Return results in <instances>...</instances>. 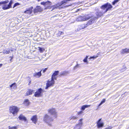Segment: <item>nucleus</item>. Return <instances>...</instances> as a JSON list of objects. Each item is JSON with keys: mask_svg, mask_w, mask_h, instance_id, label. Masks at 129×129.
I'll return each mask as SVG.
<instances>
[{"mask_svg": "<svg viewBox=\"0 0 129 129\" xmlns=\"http://www.w3.org/2000/svg\"><path fill=\"white\" fill-rule=\"evenodd\" d=\"M112 7V6L110 4L107 3L102 5L100 8L103 10L100 11L99 10L96 9L95 13V16H93V18L96 19L99 17L102 16L106 12Z\"/></svg>", "mask_w": 129, "mask_h": 129, "instance_id": "nucleus-1", "label": "nucleus"}, {"mask_svg": "<svg viewBox=\"0 0 129 129\" xmlns=\"http://www.w3.org/2000/svg\"><path fill=\"white\" fill-rule=\"evenodd\" d=\"M44 121L46 122L50 126H51V124L50 123L53 120L51 117L46 114L44 117Z\"/></svg>", "mask_w": 129, "mask_h": 129, "instance_id": "nucleus-2", "label": "nucleus"}, {"mask_svg": "<svg viewBox=\"0 0 129 129\" xmlns=\"http://www.w3.org/2000/svg\"><path fill=\"white\" fill-rule=\"evenodd\" d=\"M90 18L89 15H86L83 17L80 16L78 17L77 18L76 20L78 21H85L89 19Z\"/></svg>", "mask_w": 129, "mask_h": 129, "instance_id": "nucleus-3", "label": "nucleus"}, {"mask_svg": "<svg viewBox=\"0 0 129 129\" xmlns=\"http://www.w3.org/2000/svg\"><path fill=\"white\" fill-rule=\"evenodd\" d=\"M10 110V112L15 116L17 115L19 109L16 107L14 106L11 107Z\"/></svg>", "mask_w": 129, "mask_h": 129, "instance_id": "nucleus-4", "label": "nucleus"}, {"mask_svg": "<svg viewBox=\"0 0 129 129\" xmlns=\"http://www.w3.org/2000/svg\"><path fill=\"white\" fill-rule=\"evenodd\" d=\"M8 2V0L0 2V6L3 5L2 9L4 10L8 9V5H7Z\"/></svg>", "mask_w": 129, "mask_h": 129, "instance_id": "nucleus-5", "label": "nucleus"}, {"mask_svg": "<svg viewBox=\"0 0 129 129\" xmlns=\"http://www.w3.org/2000/svg\"><path fill=\"white\" fill-rule=\"evenodd\" d=\"M55 83L54 80H49L46 83V87L45 88L46 89H47L48 87L51 86H53Z\"/></svg>", "mask_w": 129, "mask_h": 129, "instance_id": "nucleus-6", "label": "nucleus"}, {"mask_svg": "<svg viewBox=\"0 0 129 129\" xmlns=\"http://www.w3.org/2000/svg\"><path fill=\"white\" fill-rule=\"evenodd\" d=\"M43 92L42 89L41 88H40L35 92L34 95L36 97L40 96L41 95V93Z\"/></svg>", "mask_w": 129, "mask_h": 129, "instance_id": "nucleus-7", "label": "nucleus"}, {"mask_svg": "<svg viewBox=\"0 0 129 129\" xmlns=\"http://www.w3.org/2000/svg\"><path fill=\"white\" fill-rule=\"evenodd\" d=\"M49 112L51 114L54 115L55 118L56 117V112L54 109L52 108L50 109L49 110Z\"/></svg>", "mask_w": 129, "mask_h": 129, "instance_id": "nucleus-8", "label": "nucleus"}, {"mask_svg": "<svg viewBox=\"0 0 129 129\" xmlns=\"http://www.w3.org/2000/svg\"><path fill=\"white\" fill-rule=\"evenodd\" d=\"M33 7H31L27 9L24 12V13L26 14H31L33 12Z\"/></svg>", "mask_w": 129, "mask_h": 129, "instance_id": "nucleus-9", "label": "nucleus"}, {"mask_svg": "<svg viewBox=\"0 0 129 129\" xmlns=\"http://www.w3.org/2000/svg\"><path fill=\"white\" fill-rule=\"evenodd\" d=\"M90 17H91V18L89 21H88L86 24L87 25V26H88L89 25H91L92 24V23L94 22V20L95 19H94V18H93V16Z\"/></svg>", "mask_w": 129, "mask_h": 129, "instance_id": "nucleus-10", "label": "nucleus"}, {"mask_svg": "<svg viewBox=\"0 0 129 129\" xmlns=\"http://www.w3.org/2000/svg\"><path fill=\"white\" fill-rule=\"evenodd\" d=\"M101 120V119H100L97 122V126L98 128H100L102 127L104 125V124L102 122H100Z\"/></svg>", "mask_w": 129, "mask_h": 129, "instance_id": "nucleus-11", "label": "nucleus"}, {"mask_svg": "<svg viewBox=\"0 0 129 129\" xmlns=\"http://www.w3.org/2000/svg\"><path fill=\"white\" fill-rule=\"evenodd\" d=\"M42 71V70H41L39 72L34 73L33 75L34 76L37 78H39L42 75L41 72Z\"/></svg>", "mask_w": 129, "mask_h": 129, "instance_id": "nucleus-12", "label": "nucleus"}, {"mask_svg": "<svg viewBox=\"0 0 129 129\" xmlns=\"http://www.w3.org/2000/svg\"><path fill=\"white\" fill-rule=\"evenodd\" d=\"M31 120L35 124H36L37 122V115H34L31 118Z\"/></svg>", "mask_w": 129, "mask_h": 129, "instance_id": "nucleus-13", "label": "nucleus"}, {"mask_svg": "<svg viewBox=\"0 0 129 129\" xmlns=\"http://www.w3.org/2000/svg\"><path fill=\"white\" fill-rule=\"evenodd\" d=\"M19 120L25 121L26 120V118L23 115L21 114L18 117Z\"/></svg>", "mask_w": 129, "mask_h": 129, "instance_id": "nucleus-14", "label": "nucleus"}, {"mask_svg": "<svg viewBox=\"0 0 129 129\" xmlns=\"http://www.w3.org/2000/svg\"><path fill=\"white\" fill-rule=\"evenodd\" d=\"M46 3H45V7L49 9V7H50L51 6V3L50 1H48L46 2Z\"/></svg>", "mask_w": 129, "mask_h": 129, "instance_id": "nucleus-15", "label": "nucleus"}, {"mask_svg": "<svg viewBox=\"0 0 129 129\" xmlns=\"http://www.w3.org/2000/svg\"><path fill=\"white\" fill-rule=\"evenodd\" d=\"M10 87L12 90L16 89L17 87L16 83H13L10 85Z\"/></svg>", "mask_w": 129, "mask_h": 129, "instance_id": "nucleus-16", "label": "nucleus"}, {"mask_svg": "<svg viewBox=\"0 0 129 129\" xmlns=\"http://www.w3.org/2000/svg\"><path fill=\"white\" fill-rule=\"evenodd\" d=\"M78 117L77 116H74V115H72L71 116L69 117V119L70 121L71 120H75Z\"/></svg>", "mask_w": 129, "mask_h": 129, "instance_id": "nucleus-17", "label": "nucleus"}, {"mask_svg": "<svg viewBox=\"0 0 129 129\" xmlns=\"http://www.w3.org/2000/svg\"><path fill=\"white\" fill-rule=\"evenodd\" d=\"M128 53H129V49H123L121 52V53L123 54Z\"/></svg>", "mask_w": 129, "mask_h": 129, "instance_id": "nucleus-18", "label": "nucleus"}, {"mask_svg": "<svg viewBox=\"0 0 129 129\" xmlns=\"http://www.w3.org/2000/svg\"><path fill=\"white\" fill-rule=\"evenodd\" d=\"M34 91L33 90H31V89H29L26 93V95H29L32 94V92Z\"/></svg>", "mask_w": 129, "mask_h": 129, "instance_id": "nucleus-19", "label": "nucleus"}, {"mask_svg": "<svg viewBox=\"0 0 129 129\" xmlns=\"http://www.w3.org/2000/svg\"><path fill=\"white\" fill-rule=\"evenodd\" d=\"M82 119H80L79 120V122L77 124V125H79V126L81 127H82L83 124V122H82Z\"/></svg>", "mask_w": 129, "mask_h": 129, "instance_id": "nucleus-20", "label": "nucleus"}, {"mask_svg": "<svg viewBox=\"0 0 129 129\" xmlns=\"http://www.w3.org/2000/svg\"><path fill=\"white\" fill-rule=\"evenodd\" d=\"M90 106V105H84L82 106L81 108V109L84 111L86 108H88Z\"/></svg>", "mask_w": 129, "mask_h": 129, "instance_id": "nucleus-21", "label": "nucleus"}, {"mask_svg": "<svg viewBox=\"0 0 129 129\" xmlns=\"http://www.w3.org/2000/svg\"><path fill=\"white\" fill-rule=\"evenodd\" d=\"M106 101V100L105 99H103L101 101L100 103L99 104L98 106V108L99 107V106H101L102 104L103 103H104Z\"/></svg>", "mask_w": 129, "mask_h": 129, "instance_id": "nucleus-22", "label": "nucleus"}, {"mask_svg": "<svg viewBox=\"0 0 129 129\" xmlns=\"http://www.w3.org/2000/svg\"><path fill=\"white\" fill-rule=\"evenodd\" d=\"M13 3V1L11 0L10 1V3H9V9L12 7L11 5Z\"/></svg>", "mask_w": 129, "mask_h": 129, "instance_id": "nucleus-23", "label": "nucleus"}, {"mask_svg": "<svg viewBox=\"0 0 129 129\" xmlns=\"http://www.w3.org/2000/svg\"><path fill=\"white\" fill-rule=\"evenodd\" d=\"M39 50L41 53H43L45 49L44 48H42L41 47H39Z\"/></svg>", "mask_w": 129, "mask_h": 129, "instance_id": "nucleus-24", "label": "nucleus"}, {"mask_svg": "<svg viewBox=\"0 0 129 129\" xmlns=\"http://www.w3.org/2000/svg\"><path fill=\"white\" fill-rule=\"evenodd\" d=\"M36 9H37L39 12L41 11L42 10V8L39 6H37L36 7Z\"/></svg>", "mask_w": 129, "mask_h": 129, "instance_id": "nucleus-25", "label": "nucleus"}, {"mask_svg": "<svg viewBox=\"0 0 129 129\" xmlns=\"http://www.w3.org/2000/svg\"><path fill=\"white\" fill-rule=\"evenodd\" d=\"M82 29H84L87 27V25L86 24H83L81 25Z\"/></svg>", "mask_w": 129, "mask_h": 129, "instance_id": "nucleus-26", "label": "nucleus"}, {"mask_svg": "<svg viewBox=\"0 0 129 129\" xmlns=\"http://www.w3.org/2000/svg\"><path fill=\"white\" fill-rule=\"evenodd\" d=\"M81 127L76 125L75 127L74 128V129H81Z\"/></svg>", "mask_w": 129, "mask_h": 129, "instance_id": "nucleus-27", "label": "nucleus"}, {"mask_svg": "<svg viewBox=\"0 0 129 129\" xmlns=\"http://www.w3.org/2000/svg\"><path fill=\"white\" fill-rule=\"evenodd\" d=\"M120 0H115L114 1L112 2V4L113 5H114L115 4L117 3L118 1Z\"/></svg>", "mask_w": 129, "mask_h": 129, "instance_id": "nucleus-28", "label": "nucleus"}, {"mask_svg": "<svg viewBox=\"0 0 129 129\" xmlns=\"http://www.w3.org/2000/svg\"><path fill=\"white\" fill-rule=\"evenodd\" d=\"M58 73L59 71H55L52 75L56 76L58 74Z\"/></svg>", "mask_w": 129, "mask_h": 129, "instance_id": "nucleus-29", "label": "nucleus"}, {"mask_svg": "<svg viewBox=\"0 0 129 129\" xmlns=\"http://www.w3.org/2000/svg\"><path fill=\"white\" fill-rule=\"evenodd\" d=\"M54 79L55 80H56V76L52 75V76L51 80H54Z\"/></svg>", "mask_w": 129, "mask_h": 129, "instance_id": "nucleus-30", "label": "nucleus"}, {"mask_svg": "<svg viewBox=\"0 0 129 129\" xmlns=\"http://www.w3.org/2000/svg\"><path fill=\"white\" fill-rule=\"evenodd\" d=\"M79 64H78V63L74 67V70H75L77 69L79 67Z\"/></svg>", "mask_w": 129, "mask_h": 129, "instance_id": "nucleus-31", "label": "nucleus"}, {"mask_svg": "<svg viewBox=\"0 0 129 129\" xmlns=\"http://www.w3.org/2000/svg\"><path fill=\"white\" fill-rule=\"evenodd\" d=\"M82 29H83L82 28V27L81 25H78V27L77 29V30H79Z\"/></svg>", "mask_w": 129, "mask_h": 129, "instance_id": "nucleus-32", "label": "nucleus"}, {"mask_svg": "<svg viewBox=\"0 0 129 129\" xmlns=\"http://www.w3.org/2000/svg\"><path fill=\"white\" fill-rule=\"evenodd\" d=\"M58 5H55L53 6H51V8H53V9H55V8H56L58 7Z\"/></svg>", "mask_w": 129, "mask_h": 129, "instance_id": "nucleus-33", "label": "nucleus"}, {"mask_svg": "<svg viewBox=\"0 0 129 129\" xmlns=\"http://www.w3.org/2000/svg\"><path fill=\"white\" fill-rule=\"evenodd\" d=\"M20 5V4L18 3H15L13 7V8H14V7L18 5Z\"/></svg>", "mask_w": 129, "mask_h": 129, "instance_id": "nucleus-34", "label": "nucleus"}, {"mask_svg": "<svg viewBox=\"0 0 129 129\" xmlns=\"http://www.w3.org/2000/svg\"><path fill=\"white\" fill-rule=\"evenodd\" d=\"M28 99L25 100L24 101V103H26L27 104H28Z\"/></svg>", "mask_w": 129, "mask_h": 129, "instance_id": "nucleus-35", "label": "nucleus"}, {"mask_svg": "<svg viewBox=\"0 0 129 129\" xmlns=\"http://www.w3.org/2000/svg\"><path fill=\"white\" fill-rule=\"evenodd\" d=\"M9 129H16L17 127H10V126H9Z\"/></svg>", "mask_w": 129, "mask_h": 129, "instance_id": "nucleus-36", "label": "nucleus"}, {"mask_svg": "<svg viewBox=\"0 0 129 129\" xmlns=\"http://www.w3.org/2000/svg\"><path fill=\"white\" fill-rule=\"evenodd\" d=\"M38 10L37 9H36V8H35V9H34V12L35 13H37L38 12H39V11H38Z\"/></svg>", "mask_w": 129, "mask_h": 129, "instance_id": "nucleus-37", "label": "nucleus"}, {"mask_svg": "<svg viewBox=\"0 0 129 129\" xmlns=\"http://www.w3.org/2000/svg\"><path fill=\"white\" fill-rule=\"evenodd\" d=\"M83 61L84 62H86L87 64H88V62H87V59L85 58L83 60Z\"/></svg>", "mask_w": 129, "mask_h": 129, "instance_id": "nucleus-38", "label": "nucleus"}, {"mask_svg": "<svg viewBox=\"0 0 129 129\" xmlns=\"http://www.w3.org/2000/svg\"><path fill=\"white\" fill-rule=\"evenodd\" d=\"M45 3H46V2H41V5H44V6L45 7Z\"/></svg>", "mask_w": 129, "mask_h": 129, "instance_id": "nucleus-39", "label": "nucleus"}, {"mask_svg": "<svg viewBox=\"0 0 129 129\" xmlns=\"http://www.w3.org/2000/svg\"><path fill=\"white\" fill-rule=\"evenodd\" d=\"M67 72H64L62 73L61 74V75H65L67 74Z\"/></svg>", "mask_w": 129, "mask_h": 129, "instance_id": "nucleus-40", "label": "nucleus"}, {"mask_svg": "<svg viewBox=\"0 0 129 129\" xmlns=\"http://www.w3.org/2000/svg\"><path fill=\"white\" fill-rule=\"evenodd\" d=\"M13 56H12L11 57L10 56V62H12V60L13 59Z\"/></svg>", "mask_w": 129, "mask_h": 129, "instance_id": "nucleus-41", "label": "nucleus"}, {"mask_svg": "<svg viewBox=\"0 0 129 129\" xmlns=\"http://www.w3.org/2000/svg\"><path fill=\"white\" fill-rule=\"evenodd\" d=\"M97 56H92V57H90V59H91L92 58H93V59L95 58H96Z\"/></svg>", "mask_w": 129, "mask_h": 129, "instance_id": "nucleus-42", "label": "nucleus"}, {"mask_svg": "<svg viewBox=\"0 0 129 129\" xmlns=\"http://www.w3.org/2000/svg\"><path fill=\"white\" fill-rule=\"evenodd\" d=\"M47 69H48V68H45V69H44L43 70V73H45L46 71V70Z\"/></svg>", "mask_w": 129, "mask_h": 129, "instance_id": "nucleus-43", "label": "nucleus"}, {"mask_svg": "<svg viewBox=\"0 0 129 129\" xmlns=\"http://www.w3.org/2000/svg\"><path fill=\"white\" fill-rule=\"evenodd\" d=\"M3 53L5 54V53L6 54H7L8 53V51L7 50H5L3 52Z\"/></svg>", "mask_w": 129, "mask_h": 129, "instance_id": "nucleus-44", "label": "nucleus"}, {"mask_svg": "<svg viewBox=\"0 0 129 129\" xmlns=\"http://www.w3.org/2000/svg\"><path fill=\"white\" fill-rule=\"evenodd\" d=\"M112 127L111 126H110L107 127L106 129H111Z\"/></svg>", "mask_w": 129, "mask_h": 129, "instance_id": "nucleus-45", "label": "nucleus"}, {"mask_svg": "<svg viewBox=\"0 0 129 129\" xmlns=\"http://www.w3.org/2000/svg\"><path fill=\"white\" fill-rule=\"evenodd\" d=\"M59 33H60V35H62L63 34V32L59 31Z\"/></svg>", "mask_w": 129, "mask_h": 129, "instance_id": "nucleus-46", "label": "nucleus"}, {"mask_svg": "<svg viewBox=\"0 0 129 129\" xmlns=\"http://www.w3.org/2000/svg\"><path fill=\"white\" fill-rule=\"evenodd\" d=\"M82 113H83V112H82V111H80L78 113V114H80Z\"/></svg>", "mask_w": 129, "mask_h": 129, "instance_id": "nucleus-47", "label": "nucleus"}, {"mask_svg": "<svg viewBox=\"0 0 129 129\" xmlns=\"http://www.w3.org/2000/svg\"><path fill=\"white\" fill-rule=\"evenodd\" d=\"M3 64L2 63L0 64V68H1L3 66Z\"/></svg>", "mask_w": 129, "mask_h": 129, "instance_id": "nucleus-48", "label": "nucleus"}, {"mask_svg": "<svg viewBox=\"0 0 129 129\" xmlns=\"http://www.w3.org/2000/svg\"><path fill=\"white\" fill-rule=\"evenodd\" d=\"M59 31L58 32V35L59 36H60L61 35H60V33H59Z\"/></svg>", "mask_w": 129, "mask_h": 129, "instance_id": "nucleus-49", "label": "nucleus"}, {"mask_svg": "<svg viewBox=\"0 0 129 129\" xmlns=\"http://www.w3.org/2000/svg\"><path fill=\"white\" fill-rule=\"evenodd\" d=\"M88 57V56H86L85 58H86V59H87Z\"/></svg>", "mask_w": 129, "mask_h": 129, "instance_id": "nucleus-50", "label": "nucleus"}, {"mask_svg": "<svg viewBox=\"0 0 129 129\" xmlns=\"http://www.w3.org/2000/svg\"><path fill=\"white\" fill-rule=\"evenodd\" d=\"M71 4H70V5H68V6H67V7H68V6H71Z\"/></svg>", "mask_w": 129, "mask_h": 129, "instance_id": "nucleus-51", "label": "nucleus"}, {"mask_svg": "<svg viewBox=\"0 0 129 129\" xmlns=\"http://www.w3.org/2000/svg\"><path fill=\"white\" fill-rule=\"evenodd\" d=\"M30 82H29V83H28V84H30Z\"/></svg>", "mask_w": 129, "mask_h": 129, "instance_id": "nucleus-52", "label": "nucleus"}]
</instances>
